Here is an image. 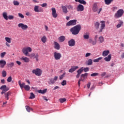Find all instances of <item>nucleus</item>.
<instances>
[{
  "mask_svg": "<svg viewBox=\"0 0 124 124\" xmlns=\"http://www.w3.org/2000/svg\"><path fill=\"white\" fill-rule=\"evenodd\" d=\"M70 31L74 35H77L81 31V25H77L70 29Z\"/></svg>",
  "mask_w": 124,
  "mask_h": 124,
  "instance_id": "obj_1",
  "label": "nucleus"
},
{
  "mask_svg": "<svg viewBox=\"0 0 124 124\" xmlns=\"http://www.w3.org/2000/svg\"><path fill=\"white\" fill-rule=\"evenodd\" d=\"M18 85L20 87V88L21 90H23V88L25 90V91H30L31 90V87H30L29 85H26V83L25 82H22V83H21V80H19L18 81Z\"/></svg>",
  "mask_w": 124,
  "mask_h": 124,
  "instance_id": "obj_2",
  "label": "nucleus"
},
{
  "mask_svg": "<svg viewBox=\"0 0 124 124\" xmlns=\"http://www.w3.org/2000/svg\"><path fill=\"white\" fill-rule=\"evenodd\" d=\"M32 51V49L31 48V47H24L22 49V53H24L25 56H27L28 57H30V55H29V53H31Z\"/></svg>",
  "mask_w": 124,
  "mask_h": 124,
  "instance_id": "obj_3",
  "label": "nucleus"
},
{
  "mask_svg": "<svg viewBox=\"0 0 124 124\" xmlns=\"http://www.w3.org/2000/svg\"><path fill=\"white\" fill-rule=\"evenodd\" d=\"M124 11L123 9L118 10L114 15L115 18H121L124 15Z\"/></svg>",
  "mask_w": 124,
  "mask_h": 124,
  "instance_id": "obj_4",
  "label": "nucleus"
},
{
  "mask_svg": "<svg viewBox=\"0 0 124 124\" xmlns=\"http://www.w3.org/2000/svg\"><path fill=\"white\" fill-rule=\"evenodd\" d=\"M32 73L36 76H41L42 74V71L39 68L34 69L32 71Z\"/></svg>",
  "mask_w": 124,
  "mask_h": 124,
  "instance_id": "obj_5",
  "label": "nucleus"
},
{
  "mask_svg": "<svg viewBox=\"0 0 124 124\" xmlns=\"http://www.w3.org/2000/svg\"><path fill=\"white\" fill-rule=\"evenodd\" d=\"M53 56L55 60H56V61H58L62 58V54L58 52H55L53 53Z\"/></svg>",
  "mask_w": 124,
  "mask_h": 124,
  "instance_id": "obj_6",
  "label": "nucleus"
},
{
  "mask_svg": "<svg viewBox=\"0 0 124 124\" xmlns=\"http://www.w3.org/2000/svg\"><path fill=\"white\" fill-rule=\"evenodd\" d=\"M18 28L22 29L23 31H27L29 27L28 25L26 24H24V23H19L18 24Z\"/></svg>",
  "mask_w": 124,
  "mask_h": 124,
  "instance_id": "obj_7",
  "label": "nucleus"
},
{
  "mask_svg": "<svg viewBox=\"0 0 124 124\" xmlns=\"http://www.w3.org/2000/svg\"><path fill=\"white\" fill-rule=\"evenodd\" d=\"M84 9H85V8L83 5L81 4H78L77 7V11H78V12H82L84 11Z\"/></svg>",
  "mask_w": 124,
  "mask_h": 124,
  "instance_id": "obj_8",
  "label": "nucleus"
},
{
  "mask_svg": "<svg viewBox=\"0 0 124 124\" xmlns=\"http://www.w3.org/2000/svg\"><path fill=\"white\" fill-rule=\"evenodd\" d=\"M100 29L99 31V32H102L103 30L105 29V22L103 20L100 21Z\"/></svg>",
  "mask_w": 124,
  "mask_h": 124,
  "instance_id": "obj_9",
  "label": "nucleus"
},
{
  "mask_svg": "<svg viewBox=\"0 0 124 124\" xmlns=\"http://www.w3.org/2000/svg\"><path fill=\"white\" fill-rule=\"evenodd\" d=\"M57 80H58L57 76H55L54 78H50L49 79L48 84L50 85H53V84H55L56 82H57Z\"/></svg>",
  "mask_w": 124,
  "mask_h": 124,
  "instance_id": "obj_10",
  "label": "nucleus"
},
{
  "mask_svg": "<svg viewBox=\"0 0 124 124\" xmlns=\"http://www.w3.org/2000/svg\"><path fill=\"white\" fill-rule=\"evenodd\" d=\"M5 40L6 41L5 43L6 46L9 47H10V45H9V44L11 43V38L6 37Z\"/></svg>",
  "mask_w": 124,
  "mask_h": 124,
  "instance_id": "obj_11",
  "label": "nucleus"
},
{
  "mask_svg": "<svg viewBox=\"0 0 124 124\" xmlns=\"http://www.w3.org/2000/svg\"><path fill=\"white\" fill-rule=\"evenodd\" d=\"M51 11H52V16L53 17V18H57V17H58V14L56 11V9L55 8H52Z\"/></svg>",
  "mask_w": 124,
  "mask_h": 124,
  "instance_id": "obj_12",
  "label": "nucleus"
},
{
  "mask_svg": "<svg viewBox=\"0 0 124 124\" xmlns=\"http://www.w3.org/2000/svg\"><path fill=\"white\" fill-rule=\"evenodd\" d=\"M29 57L30 58H35L36 59V60L38 62V57H39V55H38V53H31Z\"/></svg>",
  "mask_w": 124,
  "mask_h": 124,
  "instance_id": "obj_13",
  "label": "nucleus"
},
{
  "mask_svg": "<svg viewBox=\"0 0 124 124\" xmlns=\"http://www.w3.org/2000/svg\"><path fill=\"white\" fill-rule=\"evenodd\" d=\"M54 48L56 50H60L61 49V45L57 42H54Z\"/></svg>",
  "mask_w": 124,
  "mask_h": 124,
  "instance_id": "obj_14",
  "label": "nucleus"
},
{
  "mask_svg": "<svg viewBox=\"0 0 124 124\" xmlns=\"http://www.w3.org/2000/svg\"><path fill=\"white\" fill-rule=\"evenodd\" d=\"M69 46L72 47L75 46V40L73 39H71L68 42Z\"/></svg>",
  "mask_w": 124,
  "mask_h": 124,
  "instance_id": "obj_15",
  "label": "nucleus"
},
{
  "mask_svg": "<svg viewBox=\"0 0 124 124\" xmlns=\"http://www.w3.org/2000/svg\"><path fill=\"white\" fill-rule=\"evenodd\" d=\"M6 64V61L4 60H0V67L1 68H3L5 65Z\"/></svg>",
  "mask_w": 124,
  "mask_h": 124,
  "instance_id": "obj_16",
  "label": "nucleus"
},
{
  "mask_svg": "<svg viewBox=\"0 0 124 124\" xmlns=\"http://www.w3.org/2000/svg\"><path fill=\"white\" fill-rule=\"evenodd\" d=\"M39 6H37V5H35L34 7V11H35V12H37V13H39V12H43V9H39Z\"/></svg>",
  "mask_w": 124,
  "mask_h": 124,
  "instance_id": "obj_17",
  "label": "nucleus"
},
{
  "mask_svg": "<svg viewBox=\"0 0 124 124\" xmlns=\"http://www.w3.org/2000/svg\"><path fill=\"white\" fill-rule=\"evenodd\" d=\"M21 61H22L23 62H30V58L27 57H22L20 58Z\"/></svg>",
  "mask_w": 124,
  "mask_h": 124,
  "instance_id": "obj_18",
  "label": "nucleus"
},
{
  "mask_svg": "<svg viewBox=\"0 0 124 124\" xmlns=\"http://www.w3.org/2000/svg\"><path fill=\"white\" fill-rule=\"evenodd\" d=\"M79 67L78 66H73L71 69H70L69 70V72L70 73H73V72H74V71H75V70H76V69H78Z\"/></svg>",
  "mask_w": 124,
  "mask_h": 124,
  "instance_id": "obj_19",
  "label": "nucleus"
},
{
  "mask_svg": "<svg viewBox=\"0 0 124 124\" xmlns=\"http://www.w3.org/2000/svg\"><path fill=\"white\" fill-rule=\"evenodd\" d=\"M119 23L118 24L116 25V28L117 29H120L122 26H124V21L121 20H118Z\"/></svg>",
  "mask_w": 124,
  "mask_h": 124,
  "instance_id": "obj_20",
  "label": "nucleus"
},
{
  "mask_svg": "<svg viewBox=\"0 0 124 124\" xmlns=\"http://www.w3.org/2000/svg\"><path fill=\"white\" fill-rule=\"evenodd\" d=\"M83 37L84 39L88 40L90 38V33L88 32L84 33Z\"/></svg>",
  "mask_w": 124,
  "mask_h": 124,
  "instance_id": "obj_21",
  "label": "nucleus"
},
{
  "mask_svg": "<svg viewBox=\"0 0 124 124\" xmlns=\"http://www.w3.org/2000/svg\"><path fill=\"white\" fill-rule=\"evenodd\" d=\"M111 59H112V55L109 54L108 57L104 58V60L105 62H110V61H111Z\"/></svg>",
  "mask_w": 124,
  "mask_h": 124,
  "instance_id": "obj_22",
  "label": "nucleus"
},
{
  "mask_svg": "<svg viewBox=\"0 0 124 124\" xmlns=\"http://www.w3.org/2000/svg\"><path fill=\"white\" fill-rule=\"evenodd\" d=\"M62 12L64 13L65 14H67V13H68V10H67V7L65 6H62Z\"/></svg>",
  "mask_w": 124,
  "mask_h": 124,
  "instance_id": "obj_23",
  "label": "nucleus"
},
{
  "mask_svg": "<svg viewBox=\"0 0 124 124\" xmlns=\"http://www.w3.org/2000/svg\"><path fill=\"white\" fill-rule=\"evenodd\" d=\"M109 53H110L109 50H104L103 52L102 56L103 57H107V56H108V55H109Z\"/></svg>",
  "mask_w": 124,
  "mask_h": 124,
  "instance_id": "obj_24",
  "label": "nucleus"
},
{
  "mask_svg": "<svg viewBox=\"0 0 124 124\" xmlns=\"http://www.w3.org/2000/svg\"><path fill=\"white\" fill-rule=\"evenodd\" d=\"M97 4H96V3H95L93 4V7L92 8L93 11V12H96V11H97Z\"/></svg>",
  "mask_w": 124,
  "mask_h": 124,
  "instance_id": "obj_25",
  "label": "nucleus"
},
{
  "mask_svg": "<svg viewBox=\"0 0 124 124\" xmlns=\"http://www.w3.org/2000/svg\"><path fill=\"white\" fill-rule=\"evenodd\" d=\"M37 93H42V94H44V93H46L47 92V89H44L43 90H39L37 91Z\"/></svg>",
  "mask_w": 124,
  "mask_h": 124,
  "instance_id": "obj_26",
  "label": "nucleus"
},
{
  "mask_svg": "<svg viewBox=\"0 0 124 124\" xmlns=\"http://www.w3.org/2000/svg\"><path fill=\"white\" fill-rule=\"evenodd\" d=\"M11 94V93H10V92L5 93H4L5 98H6V99L7 100H9V96H10Z\"/></svg>",
  "mask_w": 124,
  "mask_h": 124,
  "instance_id": "obj_27",
  "label": "nucleus"
},
{
  "mask_svg": "<svg viewBox=\"0 0 124 124\" xmlns=\"http://www.w3.org/2000/svg\"><path fill=\"white\" fill-rule=\"evenodd\" d=\"M58 40L59 42H63L65 40V37L64 36H61L58 38Z\"/></svg>",
  "mask_w": 124,
  "mask_h": 124,
  "instance_id": "obj_28",
  "label": "nucleus"
},
{
  "mask_svg": "<svg viewBox=\"0 0 124 124\" xmlns=\"http://www.w3.org/2000/svg\"><path fill=\"white\" fill-rule=\"evenodd\" d=\"M88 75H89V74L88 73L82 74L81 75V78H83L82 79L83 80V81L84 80H85V79L87 78Z\"/></svg>",
  "mask_w": 124,
  "mask_h": 124,
  "instance_id": "obj_29",
  "label": "nucleus"
},
{
  "mask_svg": "<svg viewBox=\"0 0 124 124\" xmlns=\"http://www.w3.org/2000/svg\"><path fill=\"white\" fill-rule=\"evenodd\" d=\"M98 41L99 43H103V42H104V37L102 36L99 37Z\"/></svg>",
  "mask_w": 124,
  "mask_h": 124,
  "instance_id": "obj_30",
  "label": "nucleus"
},
{
  "mask_svg": "<svg viewBox=\"0 0 124 124\" xmlns=\"http://www.w3.org/2000/svg\"><path fill=\"white\" fill-rule=\"evenodd\" d=\"M2 16L4 18V19H5V20H8V16H7V13L6 12H3L2 13Z\"/></svg>",
  "mask_w": 124,
  "mask_h": 124,
  "instance_id": "obj_31",
  "label": "nucleus"
},
{
  "mask_svg": "<svg viewBox=\"0 0 124 124\" xmlns=\"http://www.w3.org/2000/svg\"><path fill=\"white\" fill-rule=\"evenodd\" d=\"M41 41L43 43H46V41H47V37L46 36H43L41 38Z\"/></svg>",
  "mask_w": 124,
  "mask_h": 124,
  "instance_id": "obj_32",
  "label": "nucleus"
},
{
  "mask_svg": "<svg viewBox=\"0 0 124 124\" xmlns=\"http://www.w3.org/2000/svg\"><path fill=\"white\" fill-rule=\"evenodd\" d=\"M87 65H92L93 64V60L90 59L86 62Z\"/></svg>",
  "mask_w": 124,
  "mask_h": 124,
  "instance_id": "obj_33",
  "label": "nucleus"
},
{
  "mask_svg": "<svg viewBox=\"0 0 124 124\" xmlns=\"http://www.w3.org/2000/svg\"><path fill=\"white\" fill-rule=\"evenodd\" d=\"M114 0H104L105 3L107 5H109V4H111L112 1H113Z\"/></svg>",
  "mask_w": 124,
  "mask_h": 124,
  "instance_id": "obj_34",
  "label": "nucleus"
},
{
  "mask_svg": "<svg viewBox=\"0 0 124 124\" xmlns=\"http://www.w3.org/2000/svg\"><path fill=\"white\" fill-rule=\"evenodd\" d=\"M102 57H99L98 58H97L96 59H94L93 60V62H99V61H101L102 60Z\"/></svg>",
  "mask_w": 124,
  "mask_h": 124,
  "instance_id": "obj_35",
  "label": "nucleus"
},
{
  "mask_svg": "<svg viewBox=\"0 0 124 124\" xmlns=\"http://www.w3.org/2000/svg\"><path fill=\"white\" fill-rule=\"evenodd\" d=\"M78 2L79 3H80V4H83L84 5L87 4V2L84 0H79Z\"/></svg>",
  "mask_w": 124,
  "mask_h": 124,
  "instance_id": "obj_36",
  "label": "nucleus"
},
{
  "mask_svg": "<svg viewBox=\"0 0 124 124\" xmlns=\"http://www.w3.org/2000/svg\"><path fill=\"white\" fill-rule=\"evenodd\" d=\"M70 21L71 22V23L72 24V26H75V25H76L77 20L74 19V20H70Z\"/></svg>",
  "mask_w": 124,
  "mask_h": 124,
  "instance_id": "obj_37",
  "label": "nucleus"
},
{
  "mask_svg": "<svg viewBox=\"0 0 124 124\" xmlns=\"http://www.w3.org/2000/svg\"><path fill=\"white\" fill-rule=\"evenodd\" d=\"M100 25V24L98 22H96L95 23V29H96V30H98V29H99Z\"/></svg>",
  "mask_w": 124,
  "mask_h": 124,
  "instance_id": "obj_38",
  "label": "nucleus"
},
{
  "mask_svg": "<svg viewBox=\"0 0 124 124\" xmlns=\"http://www.w3.org/2000/svg\"><path fill=\"white\" fill-rule=\"evenodd\" d=\"M83 67H82L77 71V73L78 74H79L80 75L82 72H83Z\"/></svg>",
  "mask_w": 124,
  "mask_h": 124,
  "instance_id": "obj_39",
  "label": "nucleus"
},
{
  "mask_svg": "<svg viewBox=\"0 0 124 124\" xmlns=\"http://www.w3.org/2000/svg\"><path fill=\"white\" fill-rule=\"evenodd\" d=\"M25 108L27 112H31V110H32V108H31L29 106H26Z\"/></svg>",
  "mask_w": 124,
  "mask_h": 124,
  "instance_id": "obj_40",
  "label": "nucleus"
},
{
  "mask_svg": "<svg viewBox=\"0 0 124 124\" xmlns=\"http://www.w3.org/2000/svg\"><path fill=\"white\" fill-rule=\"evenodd\" d=\"M59 101H60L61 103H63V102H65V101H66V99L65 98H60L59 99Z\"/></svg>",
  "mask_w": 124,
  "mask_h": 124,
  "instance_id": "obj_41",
  "label": "nucleus"
},
{
  "mask_svg": "<svg viewBox=\"0 0 124 124\" xmlns=\"http://www.w3.org/2000/svg\"><path fill=\"white\" fill-rule=\"evenodd\" d=\"M13 4L14 5L18 6V5H19V4H20V3L16 0H14Z\"/></svg>",
  "mask_w": 124,
  "mask_h": 124,
  "instance_id": "obj_42",
  "label": "nucleus"
},
{
  "mask_svg": "<svg viewBox=\"0 0 124 124\" xmlns=\"http://www.w3.org/2000/svg\"><path fill=\"white\" fill-rule=\"evenodd\" d=\"M67 7L69 10H73V6L72 5H69L67 6Z\"/></svg>",
  "mask_w": 124,
  "mask_h": 124,
  "instance_id": "obj_43",
  "label": "nucleus"
},
{
  "mask_svg": "<svg viewBox=\"0 0 124 124\" xmlns=\"http://www.w3.org/2000/svg\"><path fill=\"white\" fill-rule=\"evenodd\" d=\"M99 74L98 73H94L91 75L92 77H95V76H98Z\"/></svg>",
  "mask_w": 124,
  "mask_h": 124,
  "instance_id": "obj_44",
  "label": "nucleus"
},
{
  "mask_svg": "<svg viewBox=\"0 0 124 124\" xmlns=\"http://www.w3.org/2000/svg\"><path fill=\"white\" fill-rule=\"evenodd\" d=\"M30 98L31 99L35 98V95H34V94H33V93H31V96H30Z\"/></svg>",
  "mask_w": 124,
  "mask_h": 124,
  "instance_id": "obj_45",
  "label": "nucleus"
},
{
  "mask_svg": "<svg viewBox=\"0 0 124 124\" xmlns=\"http://www.w3.org/2000/svg\"><path fill=\"white\" fill-rule=\"evenodd\" d=\"M81 81H84V79L83 78H80L78 81V86L79 88H80V86L81 85Z\"/></svg>",
  "mask_w": 124,
  "mask_h": 124,
  "instance_id": "obj_46",
  "label": "nucleus"
},
{
  "mask_svg": "<svg viewBox=\"0 0 124 124\" xmlns=\"http://www.w3.org/2000/svg\"><path fill=\"white\" fill-rule=\"evenodd\" d=\"M2 77H6V71H2Z\"/></svg>",
  "mask_w": 124,
  "mask_h": 124,
  "instance_id": "obj_47",
  "label": "nucleus"
},
{
  "mask_svg": "<svg viewBox=\"0 0 124 124\" xmlns=\"http://www.w3.org/2000/svg\"><path fill=\"white\" fill-rule=\"evenodd\" d=\"M83 70L84 71V72H88V71H89V70H90V68L86 67V68H84V67H83Z\"/></svg>",
  "mask_w": 124,
  "mask_h": 124,
  "instance_id": "obj_48",
  "label": "nucleus"
},
{
  "mask_svg": "<svg viewBox=\"0 0 124 124\" xmlns=\"http://www.w3.org/2000/svg\"><path fill=\"white\" fill-rule=\"evenodd\" d=\"M6 55V52H3L0 53V57L1 58H4V56Z\"/></svg>",
  "mask_w": 124,
  "mask_h": 124,
  "instance_id": "obj_49",
  "label": "nucleus"
},
{
  "mask_svg": "<svg viewBox=\"0 0 124 124\" xmlns=\"http://www.w3.org/2000/svg\"><path fill=\"white\" fill-rule=\"evenodd\" d=\"M65 75V73H64L61 76H60L59 79L60 80H62L63 78V77H64V76Z\"/></svg>",
  "mask_w": 124,
  "mask_h": 124,
  "instance_id": "obj_50",
  "label": "nucleus"
},
{
  "mask_svg": "<svg viewBox=\"0 0 124 124\" xmlns=\"http://www.w3.org/2000/svg\"><path fill=\"white\" fill-rule=\"evenodd\" d=\"M18 15L20 18H21L22 19H24L25 18V16L23 15V14L21 13H18Z\"/></svg>",
  "mask_w": 124,
  "mask_h": 124,
  "instance_id": "obj_51",
  "label": "nucleus"
},
{
  "mask_svg": "<svg viewBox=\"0 0 124 124\" xmlns=\"http://www.w3.org/2000/svg\"><path fill=\"white\" fill-rule=\"evenodd\" d=\"M61 85L62 86H65V85H66V80H63L61 83Z\"/></svg>",
  "mask_w": 124,
  "mask_h": 124,
  "instance_id": "obj_52",
  "label": "nucleus"
},
{
  "mask_svg": "<svg viewBox=\"0 0 124 124\" xmlns=\"http://www.w3.org/2000/svg\"><path fill=\"white\" fill-rule=\"evenodd\" d=\"M66 26H67V27H70V26H72V24H71V21H70V20L66 24Z\"/></svg>",
  "mask_w": 124,
  "mask_h": 124,
  "instance_id": "obj_53",
  "label": "nucleus"
},
{
  "mask_svg": "<svg viewBox=\"0 0 124 124\" xmlns=\"http://www.w3.org/2000/svg\"><path fill=\"white\" fill-rule=\"evenodd\" d=\"M8 19H9V20H12L14 19V16L11 15L9 16L8 17Z\"/></svg>",
  "mask_w": 124,
  "mask_h": 124,
  "instance_id": "obj_54",
  "label": "nucleus"
},
{
  "mask_svg": "<svg viewBox=\"0 0 124 124\" xmlns=\"http://www.w3.org/2000/svg\"><path fill=\"white\" fill-rule=\"evenodd\" d=\"M41 6H42V7H47V3H44L41 4Z\"/></svg>",
  "mask_w": 124,
  "mask_h": 124,
  "instance_id": "obj_55",
  "label": "nucleus"
},
{
  "mask_svg": "<svg viewBox=\"0 0 124 124\" xmlns=\"http://www.w3.org/2000/svg\"><path fill=\"white\" fill-rule=\"evenodd\" d=\"M8 66H9L10 67H12L13 66H14V62H12L10 63H9L7 64Z\"/></svg>",
  "mask_w": 124,
  "mask_h": 124,
  "instance_id": "obj_56",
  "label": "nucleus"
},
{
  "mask_svg": "<svg viewBox=\"0 0 124 124\" xmlns=\"http://www.w3.org/2000/svg\"><path fill=\"white\" fill-rule=\"evenodd\" d=\"M11 81H12V78L11 77H9L7 78V82H10Z\"/></svg>",
  "mask_w": 124,
  "mask_h": 124,
  "instance_id": "obj_57",
  "label": "nucleus"
},
{
  "mask_svg": "<svg viewBox=\"0 0 124 124\" xmlns=\"http://www.w3.org/2000/svg\"><path fill=\"white\" fill-rule=\"evenodd\" d=\"M91 55H92V54H91V53H87L85 54V57H86V58H88V57L91 56Z\"/></svg>",
  "mask_w": 124,
  "mask_h": 124,
  "instance_id": "obj_58",
  "label": "nucleus"
},
{
  "mask_svg": "<svg viewBox=\"0 0 124 124\" xmlns=\"http://www.w3.org/2000/svg\"><path fill=\"white\" fill-rule=\"evenodd\" d=\"M5 88H6V85H2L1 86V87H0V90H4V89H5Z\"/></svg>",
  "mask_w": 124,
  "mask_h": 124,
  "instance_id": "obj_59",
  "label": "nucleus"
},
{
  "mask_svg": "<svg viewBox=\"0 0 124 124\" xmlns=\"http://www.w3.org/2000/svg\"><path fill=\"white\" fill-rule=\"evenodd\" d=\"M105 75H106V72H103L101 74V77H104V76H105Z\"/></svg>",
  "mask_w": 124,
  "mask_h": 124,
  "instance_id": "obj_60",
  "label": "nucleus"
},
{
  "mask_svg": "<svg viewBox=\"0 0 124 124\" xmlns=\"http://www.w3.org/2000/svg\"><path fill=\"white\" fill-rule=\"evenodd\" d=\"M26 16H31V14L29 12L26 13Z\"/></svg>",
  "mask_w": 124,
  "mask_h": 124,
  "instance_id": "obj_61",
  "label": "nucleus"
},
{
  "mask_svg": "<svg viewBox=\"0 0 124 124\" xmlns=\"http://www.w3.org/2000/svg\"><path fill=\"white\" fill-rule=\"evenodd\" d=\"M101 11H102V8H100L98 9V14H100Z\"/></svg>",
  "mask_w": 124,
  "mask_h": 124,
  "instance_id": "obj_62",
  "label": "nucleus"
},
{
  "mask_svg": "<svg viewBox=\"0 0 124 124\" xmlns=\"http://www.w3.org/2000/svg\"><path fill=\"white\" fill-rule=\"evenodd\" d=\"M8 90H9V89H8V88H7V87H6V88H5V89H3V92H7V91H8Z\"/></svg>",
  "mask_w": 124,
  "mask_h": 124,
  "instance_id": "obj_63",
  "label": "nucleus"
},
{
  "mask_svg": "<svg viewBox=\"0 0 124 124\" xmlns=\"http://www.w3.org/2000/svg\"><path fill=\"white\" fill-rule=\"evenodd\" d=\"M92 44L93 45H95V44H96V41H92Z\"/></svg>",
  "mask_w": 124,
  "mask_h": 124,
  "instance_id": "obj_64",
  "label": "nucleus"
}]
</instances>
